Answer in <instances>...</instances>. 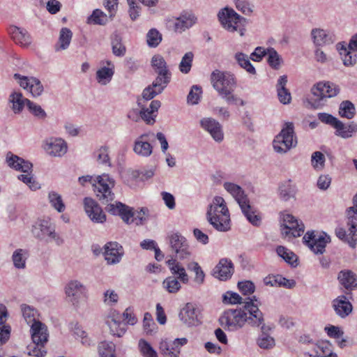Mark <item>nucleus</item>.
I'll list each match as a JSON object with an SVG mask.
<instances>
[{"mask_svg":"<svg viewBox=\"0 0 357 357\" xmlns=\"http://www.w3.org/2000/svg\"><path fill=\"white\" fill-rule=\"evenodd\" d=\"M211 81L213 87L227 104L245 105V101L234 94L236 86V81L234 75L228 72L215 70L211 73Z\"/></svg>","mask_w":357,"mask_h":357,"instance_id":"1","label":"nucleus"},{"mask_svg":"<svg viewBox=\"0 0 357 357\" xmlns=\"http://www.w3.org/2000/svg\"><path fill=\"white\" fill-rule=\"evenodd\" d=\"M206 215L207 221L215 230L226 232L231 229L229 211L222 197L216 196L213 199Z\"/></svg>","mask_w":357,"mask_h":357,"instance_id":"2","label":"nucleus"},{"mask_svg":"<svg viewBox=\"0 0 357 357\" xmlns=\"http://www.w3.org/2000/svg\"><path fill=\"white\" fill-rule=\"evenodd\" d=\"M218 17L225 30L231 33L236 31L241 36H245L248 20L238 15L233 8L227 6L222 8L218 13Z\"/></svg>","mask_w":357,"mask_h":357,"instance_id":"3","label":"nucleus"},{"mask_svg":"<svg viewBox=\"0 0 357 357\" xmlns=\"http://www.w3.org/2000/svg\"><path fill=\"white\" fill-rule=\"evenodd\" d=\"M31 233L34 238L41 241H54L58 245L63 243V238L56 231L54 223L49 218L38 219L32 225Z\"/></svg>","mask_w":357,"mask_h":357,"instance_id":"4","label":"nucleus"},{"mask_svg":"<svg viewBox=\"0 0 357 357\" xmlns=\"http://www.w3.org/2000/svg\"><path fill=\"white\" fill-rule=\"evenodd\" d=\"M6 162L10 167L17 171L27 173V174H20L17 178L26 184L31 190H36L40 188V184L31 175L33 165L30 162L13 154L11 152L7 153Z\"/></svg>","mask_w":357,"mask_h":357,"instance_id":"5","label":"nucleus"},{"mask_svg":"<svg viewBox=\"0 0 357 357\" xmlns=\"http://www.w3.org/2000/svg\"><path fill=\"white\" fill-rule=\"evenodd\" d=\"M340 92L338 86L331 82H319L311 89L307 102L314 109L324 106L328 98L336 96Z\"/></svg>","mask_w":357,"mask_h":357,"instance_id":"6","label":"nucleus"},{"mask_svg":"<svg viewBox=\"0 0 357 357\" xmlns=\"http://www.w3.org/2000/svg\"><path fill=\"white\" fill-rule=\"evenodd\" d=\"M296 145L297 140L294 124L291 122L285 123L281 131L273 141V149L278 153L284 154Z\"/></svg>","mask_w":357,"mask_h":357,"instance_id":"7","label":"nucleus"},{"mask_svg":"<svg viewBox=\"0 0 357 357\" xmlns=\"http://www.w3.org/2000/svg\"><path fill=\"white\" fill-rule=\"evenodd\" d=\"M87 291V287L78 280H70L64 287L66 301L77 310L86 307Z\"/></svg>","mask_w":357,"mask_h":357,"instance_id":"8","label":"nucleus"},{"mask_svg":"<svg viewBox=\"0 0 357 357\" xmlns=\"http://www.w3.org/2000/svg\"><path fill=\"white\" fill-rule=\"evenodd\" d=\"M354 206L348 211V222L349 234L342 227L335 229V235L340 240L347 242L351 248H355L357 241V194L354 197Z\"/></svg>","mask_w":357,"mask_h":357,"instance_id":"9","label":"nucleus"},{"mask_svg":"<svg viewBox=\"0 0 357 357\" xmlns=\"http://www.w3.org/2000/svg\"><path fill=\"white\" fill-rule=\"evenodd\" d=\"M246 320V312L243 307L225 310L219 318L221 326L230 331L241 328Z\"/></svg>","mask_w":357,"mask_h":357,"instance_id":"10","label":"nucleus"},{"mask_svg":"<svg viewBox=\"0 0 357 357\" xmlns=\"http://www.w3.org/2000/svg\"><path fill=\"white\" fill-rule=\"evenodd\" d=\"M114 185V181L108 174H104L96 177L92 188L98 199L102 204H107L114 198V194L111 192V188Z\"/></svg>","mask_w":357,"mask_h":357,"instance_id":"11","label":"nucleus"},{"mask_svg":"<svg viewBox=\"0 0 357 357\" xmlns=\"http://www.w3.org/2000/svg\"><path fill=\"white\" fill-rule=\"evenodd\" d=\"M108 211L113 215L121 216L122 220L128 223L131 218L139 220L140 223L146 220L149 214L147 208H142L139 211H132V208L121 202H116V204H110L108 206Z\"/></svg>","mask_w":357,"mask_h":357,"instance_id":"12","label":"nucleus"},{"mask_svg":"<svg viewBox=\"0 0 357 357\" xmlns=\"http://www.w3.org/2000/svg\"><path fill=\"white\" fill-rule=\"evenodd\" d=\"M260 302L255 296L248 298L243 307L246 312V323L252 327H261L264 324V314L259 310Z\"/></svg>","mask_w":357,"mask_h":357,"instance_id":"13","label":"nucleus"},{"mask_svg":"<svg viewBox=\"0 0 357 357\" xmlns=\"http://www.w3.org/2000/svg\"><path fill=\"white\" fill-rule=\"evenodd\" d=\"M171 250L180 261L190 259L192 252L187 239L178 233L169 236Z\"/></svg>","mask_w":357,"mask_h":357,"instance_id":"14","label":"nucleus"},{"mask_svg":"<svg viewBox=\"0 0 357 357\" xmlns=\"http://www.w3.org/2000/svg\"><path fill=\"white\" fill-rule=\"evenodd\" d=\"M305 229L303 223L299 222L291 214H284L281 225V234L284 238H296L301 236Z\"/></svg>","mask_w":357,"mask_h":357,"instance_id":"15","label":"nucleus"},{"mask_svg":"<svg viewBox=\"0 0 357 357\" xmlns=\"http://www.w3.org/2000/svg\"><path fill=\"white\" fill-rule=\"evenodd\" d=\"M303 242L316 255L323 254L325 252L326 244L331 242V237L325 232L321 234H315L314 231H307L303 238Z\"/></svg>","mask_w":357,"mask_h":357,"instance_id":"16","label":"nucleus"},{"mask_svg":"<svg viewBox=\"0 0 357 357\" xmlns=\"http://www.w3.org/2000/svg\"><path fill=\"white\" fill-rule=\"evenodd\" d=\"M14 78L18 80L20 86L29 91L33 97L40 96L43 91V86L40 81L34 77L23 76L15 73Z\"/></svg>","mask_w":357,"mask_h":357,"instance_id":"17","label":"nucleus"},{"mask_svg":"<svg viewBox=\"0 0 357 357\" xmlns=\"http://www.w3.org/2000/svg\"><path fill=\"white\" fill-rule=\"evenodd\" d=\"M187 343L185 337L176 338L174 341L162 340L160 343V352L164 357H178L181 347Z\"/></svg>","mask_w":357,"mask_h":357,"instance_id":"18","label":"nucleus"},{"mask_svg":"<svg viewBox=\"0 0 357 357\" xmlns=\"http://www.w3.org/2000/svg\"><path fill=\"white\" fill-rule=\"evenodd\" d=\"M104 250L105 259L108 265L119 264L124 255L123 246L115 241L107 243L104 245Z\"/></svg>","mask_w":357,"mask_h":357,"instance_id":"19","label":"nucleus"},{"mask_svg":"<svg viewBox=\"0 0 357 357\" xmlns=\"http://www.w3.org/2000/svg\"><path fill=\"white\" fill-rule=\"evenodd\" d=\"M122 315L116 310L109 312L106 319V324L109 328L110 333L113 335L122 337L126 332V324L122 322Z\"/></svg>","mask_w":357,"mask_h":357,"instance_id":"20","label":"nucleus"},{"mask_svg":"<svg viewBox=\"0 0 357 357\" xmlns=\"http://www.w3.org/2000/svg\"><path fill=\"white\" fill-rule=\"evenodd\" d=\"M151 63L158 75L155 79L160 78L164 84H168L171 81L172 73L165 59L160 54H155L152 57Z\"/></svg>","mask_w":357,"mask_h":357,"instance_id":"21","label":"nucleus"},{"mask_svg":"<svg viewBox=\"0 0 357 357\" xmlns=\"http://www.w3.org/2000/svg\"><path fill=\"white\" fill-rule=\"evenodd\" d=\"M198 314L199 311L195 305L188 303L180 310L178 317L184 325L191 327L198 326L200 324Z\"/></svg>","mask_w":357,"mask_h":357,"instance_id":"22","label":"nucleus"},{"mask_svg":"<svg viewBox=\"0 0 357 357\" xmlns=\"http://www.w3.org/2000/svg\"><path fill=\"white\" fill-rule=\"evenodd\" d=\"M201 127L210 133L212 138L217 142H222L224 133L220 123L212 118H203L200 121Z\"/></svg>","mask_w":357,"mask_h":357,"instance_id":"23","label":"nucleus"},{"mask_svg":"<svg viewBox=\"0 0 357 357\" xmlns=\"http://www.w3.org/2000/svg\"><path fill=\"white\" fill-rule=\"evenodd\" d=\"M311 36L313 43L317 46L331 45L337 40V37L333 31L323 29H313L311 31Z\"/></svg>","mask_w":357,"mask_h":357,"instance_id":"24","label":"nucleus"},{"mask_svg":"<svg viewBox=\"0 0 357 357\" xmlns=\"http://www.w3.org/2000/svg\"><path fill=\"white\" fill-rule=\"evenodd\" d=\"M31 335L33 342L37 344H45L48 341L47 328L40 321H34L31 326Z\"/></svg>","mask_w":357,"mask_h":357,"instance_id":"25","label":"nucleus"},{"mask_svg":"<svg viewBox=\"0 0 357 357\" xmlns=\"http://www.w3.org/2000/svg\"><path fill=\"white\" fill-rule=\"evenodd\" d=\"M234 270V265L231 260L222 259L213 268V275L220 280H227L231 277Z\"/></svg>","mask_w":357,"mask_h":357,"instance_id":"26","label":"nucleus"},{"mask_svg":"<svg viewBox=\"0 0 357 357\" xmlns=\"http://www.w3.org/2000/svg\"><path fill=\"white\" fill-rule=\"evenodd\" d=\"M148 137V134H142L134 142L133 151L141 157L147 158L153 153V146L149 142Z\"/></svg>","mask_w":357,"mask_h":357,"instance_id":"27","label":"nucleus"},{"mask_svg":"<svg viewBox=\"0 0 357 357\" xmlns=\"http://www.w3.org/2000/svg\"><path fill=\"white\" fill-rule=\"evenodd\" d=\"M332 306L336 314L341 318L349 316L353 310L351 303L344 295L340 296L332 302Z\"/></svg>","mask_w":357,"mask_h":357,"instance_id":"28","label":"nucleus"},{"mask_svg":"<svg viewBox=\"0 0 357 357\" xmlns=\"http://www.w3.org/2000/svg\"><path fill=\"white\" fill-rule=\"evenodd\" d=\"M47 153L54 157H61L67 152V144L61 138L50 139L45 147Z\"/></svg>","mask_w":357,"mask_h":357,"instance_id":"29","label":"nucleus"},{"mask_svg":"<svg viewBox=\"0 0 357 357\" xmlns=\"http://www.w3.org/2000/svg\"><path fill=\"white\" fill-rule=\"evenodd\" d=\"M179 259L175 257H172L166 261L171 273L174 275H178V278L183 284L189 282V276L186 273L185 268L178 261Z\"/></svg>","mask_w":357,"mask_h":357,"instance_id":"30","label":"nucleus"},{"mask_svg":"<svg viewBox=\"0 0 357 357\" xmlns=\"http://www.w3.org/2000/svg\"><path fill=\"white\" fill-rule=\"evenodd\" d=\"M224 188L235 199L239 206H242V205L249 202L244 190L239 185L233 183L225 182Z\"/></svg>","mask_w":357,"mask_h":357,"instance_id":"31","label":"nucleus"},{"mask_svg":"<svg viewBox=\"0 0 357 357\" xmlns=\"http://www.w3.org/2000/svg\"><path fill=\"white\" fill-rule=\"evenodd\" d=\"M160 102L159 100H153L147 108H142L139 111L140 118L144 120L147 124L152 125L155 123V118L156 112L160 107Z\"/></svg>","mask_w":357,"mask_h":357,"instance_id":"32","label":"nucleus"},{"mask_svg":"<svg viewBox=\"0 0 357 357\" xmlns=\"http://www.w3.org/2000/svg\"><path fill=\"white\" fill-rule=\"evenodd\" d=\"M168 84H164L161 79H155L153 83L146 87L142 92V97L146 100L153 99L157 95L160 94Z\"/></svg>","mask_w":357,"mask_h":357,"instance_id":"33","label":"nucleus"},{"mask_svg":"<svg viewBox=\"0 0 357 357\" xmlns=\"http://www.w3.org/2000/svg\"><path fill=\"white\" fill-rule=\"evenodd\" d=\"M9 102L12 104L11 109L15 114H20L22 112L25 105H28L29 99L24 98L20 91H13L8 98Z\"/></svg>","mask_w":357,"mask_h":357,"instance_id":"34","label":"nucleus"},{"mask_svg":"<svg viewBox=\"0 0 357 357\" xmlns=\"http://www.w3.org/2000/svg\"><path fill=\"white\" fill-rule=\"evenodd\" d=\"M287 82V76L282 75L279 77L276 85L278 99L284 105L289 104L291 100V93L286 88Z\"/></svg>","mask_w":357,"mask_h":357,"instance_id":"35","label":"nucleus"},{"mask_svg":"<svg viewBox=\"0 0 357 357\" xmlns=\"http://www.w3.org/2000/svg\"><path fill=\"white\" fill-rule=\"evenodd\" d=\"M338 280L347 289L357 288V275L351 271H341L338 274Z\"/></svg>","mask_w":357,"mask_h":357,"instance_id":"36","label":"nucleus"},{"mask_svg":"<svg viewBox=\"0 0 357 357\" xmlns=\"http://www.w3.org/2000/svg\"><path fill=\"white\" fill-rule=\"evenodd\" d=\"M11 34L15 43L20 44L21 46L27 47L31 43V37L24 29L13 26L12 28Z\"/></svg>","mask_w":357,"mask_h":357,"instance_id":"37","label":"nucleus"},{"mask_svg":"<svg viewBox=\"0 0 357 357\" xmlns=\"http://www.w3.org/2000/svg\"><path fill=\"white\" fill-rule=\"evenodd\" d=\"M337 124L333 127L336 130L335 135L342 138H350L357 132V124L354 121L345 125L340 121V126H337Z\"/></svg>","mask_w":357,"mask_h":357,"instance_id":"38","label":"nucleus"},{"mask_svg":"<svg viewBox=\"0 0 357 357\" xmlns=\"http://www.w3.org/2000/svg\"><path fill=\"white\" fill-rule=\"evenodd\" d=\"M280 198L284 201H289L290 199H294L296 193V188L295 185L291 183L290 180L282 183L279 186Z\"/></svg>","mask_w":357,"mask_h":357,"instance_id":"39","label":"nucleus"},{"mask_svg":"<svg viewBox=\"0 0 357 357\" xmlns=\"http://www.w3.org/2000/svg\"><path fill=\"white\" fill-rule=\"evenodd\" d=\"M196 17L193 15H183L178 17L174 22V30L183 32L195 24Z\"/></svg>","mask_w":357,"mask_h":357,"instance_id":"40","label":"nucleus"},{"mask_svg":"<svg viewBox=\"0 0 357 357\" xmlns=\"http://www.w3.org/2000/svg\"><path fill=\"white\" fill-rule=\"evenodd\" d=\"M28 257L29 252L27 250L22 248L15 250L12 255V261L15 268L24 269Z\"/></svg>","mask_w":357,"mask_h":357,"instance_id":"41","label":"nucleus"},{"mask_svg":"<svg viewBox=\"0 0 357 357\" xmlns=\"http://www.w3.org/2000/svg\"><path fill=\"white\" fill-rule=\"evenodd\" d=\"M72 36L73 33L68 28H62L59 33V40L55 45V50L59 52L66 50L70 45Z\"/></svg>","mask_w":357,"mask_h":357,"instance_id":"42","label":"nucleus"},{"mask_svg":"<svg viewBox=\"0 0 357 357\" xmlns=\"http://www.w3.org/2000/svg\"><path fill=\"white\" fill-rule=\"evenodd\" d=\"M107 64L112 67H102L96 73V79L101 85H106L110 82L114 73V66L112 62L108 61Z\"/></svg>","mask_w":357,"mask_h":357,"instance_id":"43","label":"nucleus"},{"mask_svg":"<svg viewBox=\"0 0 357 357\" xmlns=\"http://www.w3.org/2000/svg\"><path fill=\"white\" fill-rule=\"evenodd\" d=\"M261 333L257 338V345L264 349H270L275 346V340L273 337L268 335L266 331L269 330V328L263 325L261 326Z\"/></svg>","mask_w":357,"mask_h":357,"instance_id":"44","label":"nucleus"},{"mask_svg":"<svg viewBox=\"0 0 357 357\" xmlns=\"http://www.w3.org/2000/svg\"><path fill=\"white\" fill-rule=\"evenodd\" d=\"M114 17L107 15L100 9H95L91 14V23L96 25L105 26L109 21L113 20Z\"/></svg>","mask_w":357,"mask_h":357,"instance_id":"45","label":"nucleus"},{"mask_svg":"<svg viewBox=\"0 0 357 357\" xmlns=\"http://www.w3.org/2000/svg\"><path fill=\"white\" fill-rule=\"evenodd\" d=\"M240 208L247 220L252 225L258 226L260 224L261 218L259 215L256 214V211L250 204V202H246V204L242 205Z\"/></svg>","mask_w":357,"mask_h":357,"instance_id":"46","label":"nucleus"},{"mask_svg":"<svg viewBox=\"0 0 357 357\" xmlns=\"http://www.w3.org/2000/svg\"><path fill=\"white\" fill-rule=\"evenodd\" d=\"M234 59L238 64L248 73L252 75L256 74V70L250 61V58L247 54L243 52H236L234 55Z\"/></svg>","mask_w":357,"mask_h":357,"instance_id":"47","label":"nucleus"},{"mask_svg":"<svg viewBox=\"0 0 357 357\" xmlns=\"http://www.w3.org/2000/svg\"><path fill=\"white\" fill-rule=\"evenodd\" d=\"M178 278V275H174L167 277L164 280L162 285L169 293L175 294L177 293L181 288V283Z\"/></svg>","mask_w":357,"mask_h":357,"instance_id":"48","label":"nucleus"},{"mask_svg":"<svg viewBox=\"0 0 357 357\" xmlns=\"http://www.w3.org/2000/svg\"><path fill=\"white\" fill-rule=\"evenodd\" d=\"M278 255L282 257L287 263L296 267L298 265L296 255L284 246H278L276 249Z\"/></svg>","mask_w":357,"mask_h":357,"instance_id":"49","label":"nucleus"},{"mask_svg":"<svg viewBox=\"0 0 357 357\" xmlns=\"http://www.w3.org/2000/svg\"><path fill=\"white\" fill-rule=\"evenodd\" d=\"M356 114L354 105L349 100L342 101L339 107V114L341 117L351 119Z\"/></svg>","mask_w":357,"mask_h":357,"instance_id":"50","label":"nucleus"},{"mask_svg":"<svg viewBox=\"0 0 357 357\" xmlns=\"http://www.w3.org/2000/svg\"><path fill=\"white\" fill-rule=\"evenodd\" d=\"M91 220L97 223H103L106 220V215L99 205L91 199Z\"/></svg>","mask_w":357,"mask_h":357,"instance_id":"51","label":"nucleus"},{"mask_svg":"<svg viewBox=\"0 0 357 357\" xmlns=\"http://www.w3.org/2000/svg\"><path fill=\"white\" fill-rule=\"evenodd\" d=\"M115 344L112 342L103 341L98 345V353L100 357H116Z\"/></svg>","mask_w":357,"mask_h":357,"instance_id":"52","label":"nucleus"},{"mask_svg":"<svg viewBox=\"0 0 357 357\" xmlns=\"http://www.w3.org/2000/svg\"><path fill=\"white\" fill-rule=\"evenodd\" d=\"M48 200L51 206L58 212L61 213L64 211L66 206L61 196L59 193L54 191L50 192L48 194Z\"/></svg>","mask_w":357,"mask_h":357,"instance_id":"53","label":"nucleus"},{"mask_svg":"<svg viewBox=\"0 0 357 357\" xmlns=\"http://www.w3.org/2000/svg\"><path fill=\"white\" fill-rule=\"evenodd\" d=\"M266 55L268 56L267 61L269 66L274 69H278L282 59L277 51L272 47L268 48Z\"/></svg>","mask_w":357,"mask_h":357,"instance_id":"54","label":"nucleus"},{"mask_svg":"<svg viewBox=\"0 0 357 357\" xmlns=\"http://www.w3.org/2000/svg\"><path fill=\"white\" fill-rule=\"evenodd\" d=\"M112 52L115 56H123L125 55L126 48L122 43L121 38L116 35L112 40Z\"/></svg>","mask_w":357,"mask_h":357,"instance_id":"55","label":"nucleus"},{"mask_svg":"<svg viewBox=\"0 0 357 357\" xmlns=\"http://www.w3.org/2000/svg\"><path fill=\"white\" fill-rule=\"evenodd\" d=\"M194 54L192 52H186L182 57L179 63V70L181 73L187 74L190 71Z\"/></svg>","mask_w":357,"mask_h":357,"instance_id":"56","label":"nucleus"},{"mask_svg":"<svg viewBox=\"0 0 357 357\" xmlns=\"http://www.w3.org/2000/svg\"><path fill=\"white\" fill-rule=\"evenodd\" d=\"M93 156L98 164L110 166L109 158L108 155V148L105 146H101L93 153Z\"/></svg>","mask_w":357,"mask_h":357,"instance_id":"57","label":"nucleus"},{"mask_svg":"<svg viewBox=\"0 0 357 357\" xmlns=\"http://www.w3.org/2000/svg\"><path fill=\"white\" fill-rule=\"evenodd\" d=\"M187 268L188 270L192 271L195 273V282H197L199 284H201L204 282L205 274L197 262L192 261L189 263L187 266Z\"/></svg>","mask_w":357,"mask_h":357,"instance_id":"58","label":"nucleus"},{"mask_svg":"<svg viewBox=\"0 0 357 357\" xmlns=\"http://www.w3.org/2000/svg\"><path fill=\"white\" fill-rule=\"evenodd\" d=\"M147 44L151 47H156L162 40V35L155 29L149 30L146 35Z\"/></svg>","mask_w":357,"mask_h":357,"instance_id":"59","label":"nucleus"},{"mask_svg":"<svg viewBox=\"0 0 357 357\" xmlns=\"http://www.w3.org/2000/svg\"><path fill=\"white\" fill-rule=\"evenodd\" d=\"M202 91V87L198 85H193L188 95L187 101L188 104L197 105L199 103Z\"/></svg>","mask_w":357,"mask_h":357,"instance_id":"60","label":"nucleus"},{"mask_svg":"<svg viewBox=\"0 0 357 357\" xmlns=\"http://www.w3.org/2000/svg\"><path fill=\"white\" fill-rule=\"evenodd\" d=\"M144 330L147 335H152L155 333L157 326L154 323L152 316L149 312H146L143 319Z\"/></svg>","mask_w":357,"mask_h":357,"instance_id":"61","label":"nucleus"},{"mask_svg":"<svg viewBox=\"0 0 357 357\" xmlns=\"http://www.w3.org/2000/svg\"><path fill=\"white\" fill-rule=\"evenodd\" d=\"M139 348L144 357H158L157 352L151 344L144 340L139 341Z\"/></svg>","mask_w":357,"mask_h":357,"instance_id":"62","label":"nucleus"},{"mask_svg":"<svg viewBox=\"0 0 357 357\" xmlns=\"http://www.w3.org/2000/svg\"><path fill=\"white\" fill-rule=\"evenodd\" d=\"M45 344H37L33 342L26 347V353L29 356L34 357H44L47 351L44 349Z\"/></svg>","mask_w":357,"mask_h":357,"instance_id":"63","label":"nucleus"},{"mask_svg":"<svg viewBox=\"0 0 357 357\" xmlns=\"http://www.w3.org/2000/svg\"><path fill=\"white\" fill-rule=\"evenodd\" d=\"M26 107L29 111L38 119H45L47 116L45 110L39 105L31 100L28 101V105Z\"/></svg>","mask_w":357,"mask_h":357,"instance_id":"64","label":"nucleus"}]
</instances>
